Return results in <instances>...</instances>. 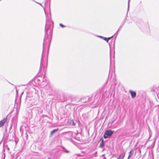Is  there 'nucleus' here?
Returning <instances> with one entry per match:
<instances>
[{"label":"nucleus","mask_w":159,"mask_h":159,"mask_svg":"<svg viewBox=\"0 0 159 159\" xmlns=\"http://www.w3.org/2000/svg\"><path fill=\"white\" fill-rule=\"evenodd\" d=\"M114 131L111 130H108L105 131L103 135L104 139L107 138L109 136H111L113 133Z\"/></svg>","instance_id":"nucleus-1"},{"label":"nucleus","mask_w":159,"mask_h":159,"mask_svg":"<svg viewBox=\"0 0 159 159\" xmlns=\"http://www.w3.org/2000/svg\"><path fill=\"white\" fill-rule=\"evenodd\" d=\"M7 120V118L6 117L0 121V127L3 126L4 125Z\"/></svg>","instance_id":"nucleus-2"},{"label":"nucleus","mask_w":159,"mask_h":159,"mask_svg":"<svg viewBox=\"0 0 159 159\" xmlns=\"http://www.w3.org/2000/svg\"><path fill=\"white\" fill-rule=\"evenodd\" d=\"M129 92L131 94L132 98H134L136 96V93L132 90H129Z\"/></svg>","instance_id":"nucleus-3"},{"label":"nucleus","mask_w":159,"mask_h":159,"mask_svg":"<svg viewBox=\"0 0 159 159\" xmlns=\"http://www.w3.org/2000/svg\"><path fill=\"white\" fill-rule=\"evenodd\" d=\"M101 142L100 144L99 147L100 148H102L104 146V140L102 138L101 139Z\"/></svg>","instance_id":"nucleus-4"},{"label":"nucleus","mask_w":159,"mask_h":159,"mask_svg":"<svg viewBox=\"0 0 159 159\" xmlns=\"http://www.w3.org/2000/svg\"><path fill=\"white\" fill-rule=\"evenodd\" d=\"M58 130V129H55L53 130H52L51 131L50 135H52L53 134H54L55 132L57 131Z\"/></svg>","instance_id":"nucleus-5"},{"label":"nucleus","mask_w":159,"mask_h":159,"mask_svg":"<svg viewBox=\"0 0 159 159\" xmlns=\"http://www.w3.org/2000/svg\"><path fill=\"white\" fill-rule=\"evenodd\" d=\"M133 150H131L129 153V155L128 156V159H129L130 157H131V156L133 154Z\"/></svg>","instance_id":"nucleus-6"},{"label":"nucleus","mask_w":159,"mask_h":159,"mask_svg":"<svg viewBox=\"0 0 159 159\" xmlns=\"http://www.w3.org/2000/svg\"><path fill=\"white\" fill-rule=\"evenodd\" d=\"M113 36H111V37L108 38H105L104 39L107 42H108V40L110 39Z\"/></svg>","instance_id":"nucleus-7"},{"label":"nucleus","mask_w":159,"mask_h":159,"mask_svg":"<svg viewBox=\"0 0 159 159\" xmlns=\"http://www.w3.org/2000/svg\"><path fill=\"white\" fill-rule=\"evenodd\" d=\"M60 25L61 27H62V28H64L65 27V26H64V25H63L62 24H60Z\"/></svg>","instance_id":"nucleus-8"},{"label":"nucleus","mask_w":159,"mask_h":159,"mask_svg":"<svg viewBox=\"0 0 159 159\" xmlns=\"http://www.w3.org/2000/svg\"><path fill=\"white\" fill-rule=\"evenodd\" d=\"M122 155V154H121V155H120L119 157H120V158H121Z\"/></svg>","instance_id":"nucleus-9"},{"label":"nucleus","mask_w":159,"mask_h":159,"mask_svg":"<svg viewBox=\"0 0 159 159\" xmlns=\"http://www.w3.org/2000/svg\"><path fill=\"white\" fill-rule=\"evenodd\" d=\"M47 159H51L50 158V157H48V158Z\"/></svg>","instance_id":"nucleus-10"},{"label":"nucleus","mask_w":159,"mask_h":159,"mask_svg":"<svg viewBox=\"0 0 159 159\" xmlns=\"http://www.w3.org/2000/svg\"><path fill=\"white\" fill-rule=\"evenodd\" d=\"M118 159H120V157H119V158Z\"/></svg>","instance_id":"nucleus-11"},{"label":"nucleus","mask_w":159,"mask_h":159,"mask_svg":"<svg viewBox=\"0 0 159 159\" xmlns=\"http://www.w3.org/2000/svg\"><path fill=\"white\" fill-rule=\"evenodd\" d=\"M124 156H123V158H124Z\"/></svg>","instance_id":"nucleus-12"}]
</instances>
